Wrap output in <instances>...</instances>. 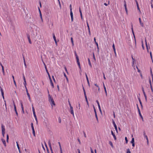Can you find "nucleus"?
I'll return each mask as SVG.
<instances>
[{
	"instance_id": "obj_39",
	"label": "nucleus",
	"mask_w": 153,
	"mask_h": 153,
	"mask_svg": "<svg viewBox=\"0 0 153 153\" xmlns=\"http://www.w3.org/2000/svg\"><path fill=\"white\" fill-rule=\"evenodd\" d=\"M24 65L25 67V68H26L27 67V66H26V63H25V59H24Z\"/></svg>"
},
{
	"instance_id": "obj_45",
	"label": "nucleus",
	"mask_w": 153,
	"mask_h": 153,
	"mask_svg": "<svg viewBox=\"0 0 153 153\" xmlns=\"http://www.w3.org/2000/svg\"><path fill=\"white\" fill-rule=\"evenodd\" d=\"M23 79L24 81H26L25 78L24 74H23Z\"/></svg>"
},
{
	"instance_id": "obj_26",
	"label": "nucleus",
	"mask_w": 153,
	"mask_h": 153,
	"mask_svg": "<svg viewBox=\"0 0 153 153\" xmlns=\"http://www.w3.org/2000/svg\"><path fill=\"white\" fill-rule=\"evenodd\" d=\"M145 43H146V45L147 50H148V45L147 44L146 40V39H145Z\"/></svg>"
},
{
	"instance_id": "obj_10",
	"label": "nucleus",
	"mask_w": 153,
	"mask_h": 153,
	"mask_svg": "<svg viewBox=\"0 0 153 153\" xmlns=\"http://www.w3.org/2000/svg\"><path fill=\"white\" fill-rule=\"evenodd\" d=\"M1 131L2 132H5V126L3 125H1Z\"/></svg>"
},
{
	"instance_id": "obj_5",
	"label": "nucleus",
	"mask_w": 153,
	"mask_h": 153,
	"mask_svg": "<svg viewBox=\"0 0 153 153\" xmlns=\"http://www.w3.org/2000/svg\"><path fill=\"white\" fill-rule=\"evenodd\" d=\"M70 112L71 113V114L73 115V116H74L73 108L72 106H71V107H70Z\"/></svg>"
},
{
	"instance_id": "obj_62",
	"label": "nucleus",
	"mask_w": 153,
	"mask_h": 153,
	"mask_svg": "<svg viewBox=\"0 0 153 153\" xmlns=\"http://www.w3.org/2000/svg\"><path fill=\"white\" fill-rule=\"evenodd\" d=\"M96 102L97 103L98 105H100L99 103L98 100H97Z\"/></svg>"
},
{
	"instance_id": "obj_18",
	"label": "nucleus",
	"mask_w": 153,
	"mask_h": 153,
	"mask_svg": "<svg viewBox=\"0 0 153 153\" xmlns=\"http://www.w3.org/2000/svg\"><path fill=\"white\" fill-rule=\"evenodd\" d=\"M85 76H86V79H87V81L88 84V85L89 86L90 85L89 82V80H88V79L87 75L86 74H85Z\"/></svg>"
},
{
	"instance_id": "obj_23",
	"label": "nucleus",
	"mask_w": 153,
	"mask_h": 153,
	"mask_svg": "<svg viewBox=\"0 0 153 153\" xmlns=\"http://www.w3.org/2000/svg\"><path fill=\"white\" fill-rule=\"evenodd\" d=\"M32 111L33 112V114H35V109H34V107L33 106V105H32Z\"/></svg>"
},
{
	"instance_id": "obj_25",
	"label": "nucleus",
	"mask_w": 153,
	"mask_h": 153,
	"mask_svg": "<svg viewBox=\"0 0 153 153\" xmlns=\"http://www.w3.org/2000/svg\"><path fill=\"white\" fill-rule=\"evenodd\" d=\"M71 43H72V46H74V41L73 40V39L72 37H71Z\"/></svg>"
},
{
	"instance_id": "obj_12",
	"label": "nucleus",
	"mask_w": 153,
	"mask_h": 153,
	"mask_svg": "<svg viewBox=\"0 0 153 153\" xmlns=\"http://www.w3.org/2000/svg\"><path fill=\"white\" fill-rule=\"evenodd\" d=\"M0 65L1 66V68H2V71L3 74L4 75V67L1 63H0Z\"/></svg>"
},
{
	"instance_id": "obj_34",
	"label": "nucleus",
	"mask_w": 153,
	"mask_h": 153,
	"mask_svg": "<svg viewBox=\"0 0 153 153\" xmlns=\"http://www.w3.org/2000/svg\"><path fill=\"white\" fill-rule=\"evenodd\" d=\"M139 102H140V105H141V106L142 107V102H141V101L140 99V98H139Z\"/></svg>"
},
{
	"instance_id": "obj_54",
	"label": "nucleus",
	"mask_w": 153,
	"mask_h": 153,
	"mask_svg": "<svg viewBox=\"0 0 153 153\" xmlns=\"http://www.w3.org/2000/svg\"><path fill=\"white\" fill-rule=\"evenodd\" d=\"M83 134H84V136L85 137H86V134L85 133V132H84V131H83Z\"/></svg>"
},
{
	"instance_id": "obj_50",
	"label": "nucleus",
	"mask_w": 153,
	"mask_h": 153,
	"mask_svg": "<svg viewBox=\"0 0 153 153\" xmlns=\"http://www.w3.org/2000/svg\"><path fill=\"white\" fill-rule=\"evenodd\" d=\"M13 105H14V109H16V106L14 103V102H13Z\"/></svg>"
},
{
	"instance_id": "obj_11",
	"label": "nucleus",
	"mask_w": 153,
	"mask_h": 153,
	"mask_svg": "<svg viewBox=\"0 0 153 153\" xmlns=\"http://www.w3.org/2000/svg\"><path fill=\"white\" fill-rule=\"evenodd\" d=\"M27 38H28V39L29 43L30 44H31L32 43V42H31V40H30V35H29L27 34Z\"/></svg>"
},
{
	"instance_id": "obj_35",
	"label": "nucleus",
	"mask_w": 153,
	"mask_h": 153,
	"mask_svg": "<svg viewBox=\"0 0 153 153\" xmlns=\"http://www.w3.org/2000/svg\"><path fill=\"white\" fill-rule=\"evenodd\" d=\"M131 143H134V138H132L131 140Z\"/></svg>"
},
{
	"instance_id": "obj_51",
	"label": "nucleus",
	"mask_w": 153,
	"mask_h": 153,
	"mask_svg": "<svg viewBox=\"0 0 153 153\" xmlns=\"http://www.w3.org/2000/svg\"><path fill=\"white\" fill-rule=\"evenodd\" d=\"M98 108L99 109V110L100 111V112H101V108H100V105H98Z\"/></svg>"
},
{
	"instance_id": "obj_36",
	"label": "nucleus",
	"mask_w": 153,
	"mask_h": 153,
	"mask_svg": "<svg viewBox=\"0 0 153 153\" xmlns=\"http://www.w3.org/2000/svg\"><path fill=\"white\" fill-rule=\"evenodd\" d=\"M32 132H33V135L34 136H35V132L34 129L32 130Z\"/></svg>"
},
{
	"instance_id": "obj_7",
	"label": "nucleus",
	"mask_w": 153,
	"mask_h": 153,
	"mask_svg": "<svg viewBox=\"0 0 153 153\" xmlns=\"http://www.w3.org/2000/svg\"><path fill=\"white\" fill-rule=\"evenodd\" d=\"M142 91H143V93L144 96V97H145V100H146V101H147V97L146 95V93H145V92L144 91V90L143 87H142Z\"/></svg>"
},
{
	"instance_id": "obj_4",
	"label": "nucleus",
	"mask_w": 153,
	"mask_h": 153,
	"mask_svg": "<svg viewBox=\"0 0 153 153\" xmlns=\"http://www.w3.org/2000/svg\"><path fill=\"white\" fill-rule=\"evenodd\" d=\"M48 143L50 148V149L51 152V153H53V150L51 147V143L50 140H48Z\"/></svg>"
},
{
	"instance_id": "obj_6",
	"label": "nucleus",
	"mask_w": 153,
	"mask_h": 153,
	"mask_svg": "<svg viewBox=\"0 0 153 153\" xmlns=\"http://www.w3.org/2000/svg\"><path fill=\"white\" fill-rule=\"evenodd\" d=\"M124 6L125 7V9L126 13L127 14H128V10L127 9V6H126V2L125 1H124Z\"/></svg>"
},
{
	"instance_id": "obj_59",
	"label": "nucleus",
	"mask_w": 153,
	"mask_h": 153,
	"mask_svg": "<svg viewBox=\"0 0 153 153\" xmlns=\"http://www.w3.org/2000/svg\"><path fill=\"white\" fill-rule=\"evenodd\" d=\"M13 82H14V84H15V86H16V82H15V79H14Z\"/></svg>"
},
{
	"instance_id": "obj_46",
	"label": "nucleus",
	"mask_w": 153,
	"mask_h": 153,
	"mask_svg": "<svg viewBox=\"0 0 153 153\" xmlns=\"http://www.w3.org/2000/svg\"><path fill=\"white\" fill-rule=\"evenodd\" d=\"M150 54L151 59L152 60V53L151 51L150 52Z\"/></svg>"
},
{
	"instance_id": "obj_13",
	"label": "nucleus",
	"mask_w": 153,
	"mask_h": 153,
	"mask_svg": "<svg viewBox=\"0 0 153 153\" xmlns=\"http://www.w3.org/2000/svg\"><path fill=\"white\" fill-rule=\"evenodd\" d=\"M1 140L3 143V144H4V146H6V142H5V140L3 139V138H2L1 139Z\"/></svg>"
},
{
	"instance_id": "obj_15",
	"label": "nucleus",
	"mask_w": 153,
	"mask_h": 153,
	"mask_svg": "<svg viewBox=\"0 0 153 153\" xmlns=\"http://www.w3.org/2000/svg\"><path fill=\"white\" fill-rule=\"evenodd\" d=\"M135 1L136 2L137 8L138 10H139V12H140V8L139 7V4H138V3L137 1V0H135Z\"/></svg>"
},
{
	"instance_id": "obj_1",
	"label": "nucleus",
	"mask_w": 153,
	"mask_h": 153,
	"mask_svg": "<svg viewBox=\"0 0 153 153\" xmlns=\"http://www.w3.org/2000/svg\"><path fill=\"white\" fill-rule=\"evenodd\" d=\"M48 96L49 101L51 104L52 107H53V105H55V103H54V101L53 100V99L51 97L50 94H49Z\"/></svg>"
},
{
	"instance_id": "obj_64",
	"label": "nucleus",
	"mask_w": 153,
	"mask_h": 153,
	"mask_svg": "<svg viewBox=\"0 0 153 153\" xmlns=\"http://www.w3.org/2000/svg\"><path fill=\"white\" fill-rule=\"evenodd\" d=\"M152 81H153V74H152Z\"/></svg>"
},
{
	"instance_id": "obj_30",
	"label": "nucleus",
	"mask_w": 153,
	"mask_h": 153,
	"mask_svg": "<svg viewBox=\"0 0 153 153\" xmlns=\"http://www.w3.org/2000/svg\"><path fill=\"white\" fill-rule=\"evenodd\" d=\"M27 96L29 98V100L30 101L31 100H30V94H29V93H27Z\"/></svg>"
},
{
	"instance_id": "obj_63",
	"label": "nucleus",
	"mask_w": 153,
	"mask_h": 153,
	"mask_svg": "<svg viewBox=\"0 0 153 153\" xmlns=\"http://www.w3.org/2000/svg\"><path fill=\"white\" fill-rule=\"evenodd\" d=\"M150 87H151V89L152 91V92H153V88H152V85H150Z\"/></svg>"
},
{
	"instance_id": "obj_24",
	"label": "nucleus",
	"mask_w": 153,
	"mask_h": 153,
	"mask_svg": "<svg viewBox=\"0 0 153 153\" xmlns=\"http://www.w3.org/2000/svg\"><path fill=\"white\" fill-rule=\"evenodd\" d=\"M39 11L40 16V18H41V19H42V14L41 13V12L39 8Z\"/></svg>"
},
{
	"instance_id": "obj_8",
	"label": "nucleus",
	"mask_w": 153,
	"mask_h": 153,
	"mask_svg": "<svg viewBox=\"0 0 153 153\" xmlns=\"http://www.w3.org/2000/svg\"><path fill=\"white\" fill-rule=\"evenodd\" d=\"M137 109H138V113H139V115L142 118V119L143 120V117H142V115H141V114L140 109L139 108V107H138V106L137 105Z\"/></svg>"
},
{
	"instance_id": "obj_58",
	"label": "nucleus",
	"mask_w": 153,
	"mask_h": 153,
	"mask_svg": "<svg viewBox=\"0 0 153 153\" xmlns=\"http://www.w3.org/2000/svg\"><path fill=\"white\" fill-rule=\"evenodd\" d=\"M146 140H147V144L148 145H149V141L148 139Z\"/></svg>"
},
{
	"instance_id": "obj_16",
	"label": "nucleus",
	"mask_w": 153,
	"mask_h": 153,
	"mask_svg": "<svg viewBox=\"0 0 153 153\" xmlns=\"http://www.w3.org/2000/svg\"><path fill=\"white\" fill-rule=\"evenodd\" d=\"M111 133L112 135H113L114 140H116V137L115 134H114V133H113V131H111Z\"/></svg>"
},
{
	"instance_id": "obj_56",
	"label": "nucleus",
	"mask_w": 153,
	"mask_h": 153,
	"mask_svg": "<svg viewBox=\"0 0 153 153\" xmlns=\"http://www.w3.org/2000/svg\"><path fill=\"white\" fill-rule=\"evenodd\" d=\"M25 89H26V92H27V93H28V92L27 89V88L26 86H25Z\"/></svg>"
},
{
	"instance_id": "obj_19",
	"label": "nucleus",
	"mask_w": 153,
	"mask_h": 153,
	"mask_svg": "<svg viewBox=\"0 0 153 153\" xmlns=\"http://www.w3.org/2000/svg\"><path fill=\"white\" fill-rule=\"evenodd\" d=\"M103 87H104V91H105V93L106 95V96H107V92L106 88V87L105 86L104 83H103Z\"/></svg>"
},
{
	"instance_id": "obj_44",
	"label": "nucleus",
	"mask_w": 153,
	"mask_h": 153,
	"mask_svg": "<svg viewBox=\"0 0 153 153\" xmlns=\"http://www.w3.org/2000/svg\"><path fill=\"white\" fill-rule=\"evenodd\" d=\"M24 85H25V86H26V84H27L26 81H24Z\"/></svg>"
},
{
	"instance_id": "obj_57",
	"label": "nucleus",
	"mask_w": 153,
	"mask_h": 153,
	"mask_svg": "<svg viewBox=\"0 0 153 153\" xmlns=\"http://www.w3.org/2000/svg\"><path fill=\"white\" fill-rule=\"evenodd\" d=\"M59 122L60 123L61 122V120L60 117L59 118Z\"/></svg>"
},
{
	"instance_id": "obj_21",
	"label": "nucleus",
	"mask_w": 153,
	"mask_h": 153,
	"mask_svg": "<svg viewBox=\"0 0 153 153\" xmlns=\"http://www.w3.org/2000/svg\"><path fill=\"white\" fill-rule=\"evenodd\" d=\"M33 114L34 117H35V120L36 121V123H37L38 121H37V117H36V114Z\"/></svg>"
},
{
	"instance_id": "obj_42",
	"label": "nucleus",
	"mask_w": 153,
	"mask_h": 153,
	"mask_svg": "<svg viewBox=\"0 0 153 153\" xmlns=\"http://www.w3.org/2000/svg\"><path fill=\"white\" fill-rule=\"evenodd\" d=\"M95 117H96V118L97 119V120L98 122V117H97V113H96V114H95Z\"/></svg>"
},
{
	"instance_id": "obj_27",
	"label": "nucleus",
	"mask_w": 153,
	"mask_h": 153,
	"mask_svg": "<svg viewBox=\"0 0 153 153\" xmlns=\"http://www.w3.org/2000/svg\"><path fill=\"white\" fill-rule=\"evenodd\" d=\"M16 145H17V147L18 148V150H19V152H20V148H19V145L18 143V142H16Z\"/></svg>"
},
{
	"instance_id": "obj_17",
	"label": "nucleus",
	"mask_w": 153,
	"mask_h": 153,
	"mask_svg": "<svg viewBox=\"0 0 153 153\" xmlns=\"http://www.w3.org/2000/svg\"><path fill=\"white\" fill-rule=\"evenodd\" d=\"M112 123L114 126V127L115 129L117 130V127L116 125V124L114 120H113Z\"/></svg>"
},
{
	"instance_id": "obj_37",
	"label": "nucleus",
	"mask_w": 153,
	"mask_h": 153,
	"mask_svg": "<svg viewBox=\"0 0 153 153\" xmlns=\"http://www.w3.org/2000/svg\"><path fill=\"white\" fill-rule=\"evenodd\" d=\"M127 153H131V152L129 149H127Z\"/></svg>"
},
{
	"instance_id": "obj_22",
	"label": "nucleus",
	"mask_w": 153,
	"mask_h": 153,
	"mask_svg": "<svg viewBox=\"0 0 153 153\" xmlns=\"http://www.w3.org/2000/svg\"><path fill=\"white\" fill-rule=\"evenodd\" d=\"M88 64H89V65H90V67L91 68L92 67V66L91 62L90 61V59L89 58L88 59Z\"/></svg>"
},
{
	"instance_id": "obj_60",
	"label": "nucleus",
	"mask_w": 153,
	"mask_h": 153,
	"mask_svg": "<svg viewBox=\"0 0 153 153\" xmlns=\"http://www.w3.org/2000/svg\"><path fill=\"white\" fill-rule=\"evenodd\" d=\"M14 110H15V112H16V115H18V113H17V111L16 109H14Z\"/></svg>"
},
{
	"instance_id": "obj_55",
	"label": "nucleus",
	"mask_w": 153,
	"mask_h": 153,
	"mask_svg": "<svg viewBox=\"0 0 153 153\" xmlns=\"http://www.w3.org/2000/svg\"><path fill=\"white\" fill-rule=\"evenodd\" d=\"M136 68H137V71H138V72H140V70L138 69V68L136 66Z\"/></svg>"
},
{
	"instance_id": "obj_2",
	"label": "nucleus",
	"mask_w": 153,
	"mask_h": 153,
	"mask_svg": "<svg viewBox=\"0 0 153 153\" xmlns=\"http://www.w3.org/2000/svg\"><path fill=\"white\" fill-rule=\"evenodd\" d=\"M75 56H76V59L77 62V63L78 65L79 66V68L80 69L81 68L80 65V62H79V58L78 56L77 55L76 52H75Z\"/></svg>"
},
{
	"instance_id": "obj_9",
	"label": "nucleus",
	"mask_w": 153,
	"mask_h": 153,
	"mask_svg": "<svg viewBox=\"0 0 153 153\" xmlns=\"http://www.w3.org/2000/svg\"><path fill=\"white\" fill-rule=\"evenodd\" d=\"M132 60H133L132 63V66L134 68V69H135V68H134L135 66L134 65V62H135V59H134L133 58L132 56Z\"/></svg>"
},
{
	"instance_id": "obj_40",
	"label": "nucleus",
	"mask_w": 153,
	"mask_h": 153,
	"mask_svg": "<svg viewBox=\"0 0 153 153\" xmlns=\"http://www.w3.org/2000/svg\"><path fill=\"white\" fill-rule=\"evenodd\" d=\"M125 140L126 141V143H127L128 142V140H127V137H125Z\"/></svg>"
},
{
	"instance_id": "obj_29",
	"label": "nucleus",
	"mask_w": 153,
	"mask_h": 153,
	"mask_svg": "<svg viewBox=\"0 0 153 153\" xmlns=\"http://www.w3.org/2000/svg\"><path fill=\"white\" fill-rule=\"evenodd\" d=\"M31 127L32 130L34 129V128L33 123H31Z\"/></svg>"
},
{
	"instance_id": "obj_49",
	"label": "nucleus",
	"mask_w": 153,
	"mask_h": 153,
	"mask_svg": "<svg viewBox=\"0 0 153 153\" xmlns=\"http://www.w3.org/2000/svg\"><path fill=\"white\" fill-rule=\"evenodd\" d=\"M2 133L3 137H4L5 132H2Z\"/></svg>"
},
{
	"instance_id": "obj_33",
	"label": "nucleus",
	"mask_w": 153,
	"mask_h": 153,
	"mask_svg": "<svg viewBox=\"0 0 153 153\" xmlns=\"http://www.w3.org/2000/svg\"><path fill=\"white\" fill-rule=\"evenodd\" d=\"M8 139H9V136L8 134L7 135V140L6 141L7 142H8Z\"/></svg>"
},
{
	"instance_id": "obj_31",
	"label": "nucleus",
	"mask_w": 153,
	"mask_h": 153,
	"mask_svg": "<svg viewBox=\"0 0 153 153\" xmlns=\"http://www.w3.org/2000/svg\"><path fill=\"white\" fill-rule=\"evenodd\" d=\"M53 38L54 39V41H56V37H55V34L54 33H53Z\"/></svg>"
},
{
	"instance_id": "obj_20",
	"label": "nucleus",
	"mask_w": 153,
	"mask_h": 153,
	"mask_svg": "<svg viewBox=\"0 0 153 153\" xmlns=\"http://www.w3.org/2000/svg\"><path fill=\"white\" fill-rule=\"evenodd\" d=\"M0 91L1 92V95L2 96L4 95V91H3V90L1 87H0Z\"/></svg>"
},
{
	"instance_id": "obj_53",
	"label": "nucleus",
	"mask_w": 153,
	"mask_h": 153,
	"mask_svg": "<svg viewBox=\"0 0 153 153\" xmlns=\"http://www.w3.org/2000/svg\"><path fill=\"white\" fill-rule=\"evenodd\" d=\"M77 140H78V141L79 142V144H81V142H80V141L79 139V138H78L77 139Z\"/></svg>"
},
{
	"instance_id": "obj_61",
	"label": "nucleus",
	"mask_w": 153,
	"mask_h": 153,
	"mask_svg": "<svg viewBox=\"0 0 153 153\" xmlns=\"http://www.w3.org/2000/svg\"><path fill=\"white\" fill-rule=\"evenodd\" d=\"M144 138H145L146 140L148 139V138L147 135L145 136L144 137Z\"/></svg>"
},
{
	"instance_id": "obj_41",
	"label": "nucleus",
	"mask_w": 153,
	"mask_h": 153,
	"mask_svg": "<svg viewBox=\"0 0 153 153\" xmlns=\"http://www.w3.org/2000/svg\"><path fill=\"white\" fill-rule=\"evenodd\" d=\"M79 12H80V16H82V11H81V10L80 9V7L79 8Z\"/></svg>"
},
{
	"instance_id": "obj_3",
	"label": "nucleus",
	"mask_w": 153,
	"mask_h": 153,
	"mask_svg": "<svg viewBox=\"0 0 153 153\" xmlns=\"http://www.w3.org/2000/svg\"><path fill=\"white\" fill-rule=\"evenodd\" d=\"M70 15L71 18V21L72 22L73 21V13L72 11V7H71V4L70 6Z\"/></svg>"
},
{
	"instance_id": "obj_32",
	"label": "nucleus",
	"mask_w": 153,
	"mask_h": 153,
	"mask_svg": "<svg viewBox=\"0 0 153 153\" xmlns=\"http://www.w3.org/2000/svg\"><path fill=\"white\" fill-rule=\"evenodd\" d=\"M131 27H131V29L132 32V33L133 36H134V32L133 30L132 25H131Z\"/></svg>"
},
{
	"instance_id": "obj_48",
	"label": "nucleus",
	"mask_w": 153,
	"mask_h": 153,
	"mask_svg": "<svg viewBox=\"0 0 153 153\" xmlns=\"http://www.w3.org/2000/svg\"><path fill=\"white\" fill-rule=\"evenodd\" d=\"M93 56L94 60L95 61L96 60V59L94 53H93Z\"/></svg>"
},
{
	"instance_id": "obj_47",
	"label": "nucleus",
	"mask_w": 153,
	"mask_h": 153,
	"mask_svg": "<svg viewBox=\"0 0 153 153\" xmlns=\"http://www.w3.org/2000/svg\"><path fill=\"white\" fill-rule=\"evenodd\" d=\"M51 86H52L53 88L54 87V85L53 83V82H51Z\"/></svg>"
},
{
	"instance_id": "obj_38",
	"label": "nucleus",
	"mask_w": 153,
	"mask_h": 153,
	"mask_svg": "<svg viewBox=\"0 0 153 153\" xmlns=\"http://www.w3.org/2000/svg\"><path fill=\"white\" fill-rule=\"evenodd\" d=\"M46 72H47V73L48 74V77H49V78H50L51 76H50V74H49V72H48V70H47V71H46Z\"/></svg>"
},
{
	"instance_id": "obj_52",
	"label": "nucleus",
	"mask_w": 153,
	"mask_h": 153,
	"mask_svg": "<svg viewBox=\"0 0 153 153\" xmlns=\"http://www.w3.org/2000/svg\"><path fill=\"white\" fill-rule=\"evenodd\" d=\"M58 0L59 3V7H60V8H61V4H60V1H59V0Z\"/></svg>"
},
{
	"instance_id": "obj_28",
	"label": "nucleus",
	"mask_w": 153,
	"mask_h": 153,
	"mask_svg": "<svg viewBox=\"0 0 153 153\" xmlns=\"http://www.w3.org/2000/svg\"><path fill=\"white\" fill-rule=\"evenodd\" d=\"M112 47H113L114 51H116V49L115 48V45H114V43Z\"/></svg>"
},
{
	"instance_id": "obj_43",
	"label": "nucleus",
	"mask_w": 153,
	"mask_h": 153,
	"mask_svg": "<svg viewBox=\"0 0 153 153\" xmlns=\"http://www.w3.org/2000/svg\"><path fill=\"white\" fill-rule=\"evenodd\" d=\"M109 143L110 144V145L112 146V147H113V143H112L111 142V141H109Z\"/></svg>"
},
{
	"instance_id": "obj_14",
	"label": "nucleus",
	"mask_w": 153,
	"mask_h": 153,
	"mask_svg": "<svg viewBox=\"0 0 153 153\" xmlns=\"http://www.w3.org/2000/svg\"><path fill=\"white\" fill-rule=\"evenodd\" d=\"M139 22H140V25L142 27H143V26H144L143 24V23L141 21V18H139Z\"/></svg>"
}]
</instances>
